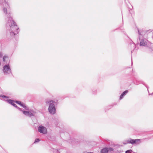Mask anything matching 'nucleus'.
<instances>
[{"label": "nucleus", "mask_w": 153, "mask_h": 153, "mask_svg": "<svg viewBox=\"0 0 153 153\" xmlns=\"http://www.w3.org/2000/svg\"><path fill=\"white\" fill-rule=\"evenodd\" d=\"M5 6L4 7L3 11L5 13L6 16L7 17V21L6 24V28L9 30L10 35L12 36L18 34L19 32V28H17L16 23L13 20L12 18L10 16V12L7 10V8L9 7V5L6 0H4Z\"/></svg>", "instance_id": "obj_1"}, {"label": "nucleus", "mask_w": 153, "mask_h": 153, "mask_svg": "<svg viewBox=\"0 0 153 153\" xmlns=\"http://www.w3.org/2000/svg\"><path fill=\"white\" fill-rule=\"evenodd\" d=\"M46 103L49 104L48 110L49 113L52 114H54L56 112L55 104L56 102L53 100H48L46 102Z\"/></svg>", "instance_id": "obj_2"}, {"label": "nucleus", "mask_w": 153, "mask_h": 153, "mask_svg": "<svg viewBox=\"0 0 153 153\" xmlns=\"http://www.w3.org/2000/svg\"><path fill=\"white\" fill-rule=\"evenodd\" d=\"M140 143V139H133L129 138L124 141L123 142V144L126 145L127 144H131L132 145L139 144Z\"/></svg>", "instance_id": "obj_3"}, {"label": "nucleus", "mask_w": 153, "mask_h": 153, "mask_svg": "<svg viewBox=\"0 0 153 153\" xmlns=\"http://www.w3.org/2000/svg\"><path fill=\"white\" fill-rule=\"evenodd\" d=\"M23 114L29 117L34 116L35 114V111L32 110H30L27 111H22Z\"/></svg>", "instance_id": "obj_4"}, {"label": "nucleus", "mask_w": 153, "mask_h": 153, "mask_svg": "<svg viewBox=\"0 0 153 153\" xmlns=\"http://www.w3.org/2000/svg\"><path fill=\"white\" fill-rule=\"evenodd\" d=\"M3 71L5 74L11 73V70L9 65H5L3 67Z\"/></svg>", "instance_id": "obj_5"}, {"label": "nucleus", "mask_w": 153, "mask_h": 153, "mask_svg": "<svg viewBox=\"0 0 153 153\" xmlns=\"http://www.w3.org/2000/svg\"><path fill=\"white\" fill-rule=\"evenodd\" d=\"M140 45L149 47L150 46V43L147 42V41L145 39H141L140 42Z\"/></svg>", "instance_id": "obj_6"}, {"label": "nucleus", "mask_w": 153, "mask_h": 153, "mask_svg": "<svg viewBox=\"0 0 153 153\" xmlns=\"http://www.w3.org/2000/svg\"><path fill=\"white\" fill-rule=\"evenodd\" d=\"M38 130L39 132L43 134H46L47 132V130L46 128L42 126H39V127Z\"/></svg>", "instance_id": "obj_7"}, {"label": "nucleus", "mask_w": 153, "mask_h": 153, "mask_svg": "<svg viewBox=\"0 0 153 153\" xmlns=\"http://www.w3.org/2000/svg\"><path fill=\"white\" fill-rule=\"evenodd\" d=\"M54 153H66V151L65 149H60L59 151L57 149H53Z\"/></svg>", "instance_id": "obj_8"}, {"label": "nucleus", "mask_w": 153, "mask_h": 153, "mask_svg": "<svg viewBox=\"0 0 153 153\" xmlns=\"http://www.w3.org/2000/svg\"><path fill=\"white\" fill-rule=\"evenodd\" d=\"M108 148L107 147H105L103 148L100 151L101 153H108Z\"/></svg>", "instance_id": "obj_9"}, {"label": "nucleus", "mask_w": 153, "mask_h": 153, "mask_svg": "<svg viewBox=\"0 0 153 153\" xmlns=\"http://www.w3.org/2000/svg\"><path fill=\"white\" fill-rule=\"evenodd\" d=\"M128 90H126L124 91L120 95V99L121 100L123 97L128 93Z\"/></svg>", "instance_id": "obj_10"}, {"label": "nucleus", "mask_w": 153, "mask_h": 153, "mask_svg": "<svg viewBox=\"0 0 153 153\" xmlns=\"http://www.w3.org/2000/svg\"><path fill=\"white\" fill-rule=\"evenodd\" d=\"M122 146H123L122 145H119L118 144L114 145V149H117L118 148H120V147H122Z\"/></svg>", "instance_id": "obj_11"}, {"label": "nucleus", "mask_w": 153, "mask_h": 153, "mask_svg": "<svg viewBox=\"0 0 153 153\" xmlns=\"http://www.w3.org/2000/svg\"><path fill=\"white\" fill-rule=\"evenodd\" d=\"M7 101L9 103L11 104L12 105H13L14 104V101L11 100H7Z\"/></svg>", "instance_id": "obj_12"}, {"label": "nucleus", "mask_w": 153, "mask_h": 153, "mask_svg": "<svg viewBox=\"0 0 153 153\" xmlns=\"http://www.w3.org/2000/svg\"><path fill=\"white\" fill-rule=\"evenodd\" d=\"M13 106L14 107H15L17 109H18L19 111H22V110L21 109V108H19V107H18L16 105V104H15V103L13 105Z\"/></svg>", "instance_id": "obj_13"}, {"label": "nucleus", "mask_w": 153, "mask_h": 153, "mask_svg": "<svg viewBox=\"0 0 153 153\" xmlns=\"http://www.w3.org/2000/svg\"><path fill=\"white\" fill-rule=\"evenodd\" d=\"M138 33L139 34V36L140 35H142V34H143L144 33V32L143 31H140L139 30H138Z\"/></svg>", "instance_id": "obj_14"}, {"label": "nucleus", "mask_w": 153, "mask_h": 153, "mask_svg": "<svg viewBox=\"0 0 153 153\" xmlns=\"http://www.w3.org/2000/svg\"><path fill=\"white\" fill-rule=\"evenodd\" d=\"M114 149H113L111 147H109L108 148V152H111L114 150Z\"/></svg>", "instance_id": "obj_15"}, {"label": "nucleus", "mask_w": 153, "mask_h": 153, "mask_svg": "<svg viewBox=\"0 0 153 153\" xmlns=\"http://www.w3.org/2000/svg\"><path fill=\"white\" fill-rule=\"evenodd\" d=\"M0 97H2L3 98H8V97L3 95H0Z\"/></svg>", "instance_id": "obj_16"}, {"label": "nucleus", "mask_w": 153, "mask_h": 153, "mask_svg": "<svg viewBox=\"0 0 153 153\" xmlns=\"http://www.w3.org/2000/svg\"><path fill=\"white\" fill-rule=\"evenodd\" d=\"M15 102L16 103L19 105H21V104L22 103L20 101H16Z\"/></svg>", "instance_id": "obj_17"}, {"label": "nucleus", "mask_w": 153, "mask_h": 153, "mask_svg": "<svg viewBox=\"0 0 153 153\" xmlns=\"http://www.w3.org/2000/svg\"><path fill=\"white\" fill-rule=\"evenodd\" d=\"M39 141H40V140L38 138H37L35 140L34 142V143H37V142H39Z\"/></svg>", "instance_id": "obj_18"}, {"label": "nucleus", "mask_w": 153, "mask_h": 153, "mask_svg": "<svg viewBox=\"0 0 153 153\" xmlns=\"http://www.w3.org/2000/svg\"><path fill=\"white\" fill-rule=\"evenodd\" d=\"M22 107L24 108L26 110H28L27 107L25 106V104H24Z\"/></svg>", "instance_id": "obj_19"}, {"label": "nucleus", "mask_w": 153, "mask_h": 153, "mask_svg": "<svg viewBox=\"0 0 153 153\" xmlns=\"http://www.w3.org/2000/svg\"><path fill=\"white\" fill-rule=\"evenodd\" d=\"M132 152V150H128L126 151V153H130Z\"/></svg>", "instance_id": "obj_20"}, {"label": "nucleus", "mask_w": 153, "mask_h": 153, "mask_svg": "<svg viewBox=\"0 0 153 153\" xmlns=\"http://www.w3.org/2000/svg\"><path fill=\"white\" fill-rule=\"evenodd\" d=\"M6 57V56H4L3 57V60L4 61H5V58Z\"/></svg>", "instance_id": "obj_21"}, {"label": "nucleus", "mask_w": 153, "mask_h": 153, "mask_svg": "<svg viewBox=\"0 0 153 153\" xmlns=\"http://www.w3.org/2000/svg\"><path fill=\"white\" fill-rule=\"evenodd\" d=\"M3 2V0H0V4L1 3Z\"/></svg>", "instance_id": "obj_22"}, {"label": "nucleus", "mask_w": 153, "mask_h": 153, "mask_svg": "<svg viewBox=\"0 0 153 153\" xmlns=\"http://www.w3.org/2000/svg\"><path fill=\"white\" fill-rule=\"evenodd\" d=\"M96 93V91H93V94H95Z\"/></svg>", "instance_id": "obj_23"}, {"label": "nucleus", "mask_w": 153, "mask_h": 153, "mask_svg": "<svg viewBox=\"0 0 153 153\" xmlns=\"http://www.w3.org/2000/svg\"><path fill=\"white\" fill-rule=\"evenodd\" d=\"M24 104V103H22L21 104V105H20L21 106H22L23 105V104Z\"/></svg>", "instance_id": "obj_24"}, {"label": "nucleus", "mask_w": 153, "mask_h": 153, "mask_svg": "<svg viewBox=\"0 0 153 153\" xmlns=\"http://www.w3.org/2000/svg\"><path fill=\"white\" fill-rule=\"evenodd\" d=\"M149 95H153V92L151 94H149Z\"/></svg>", "instance_id": "obj_25"}, {"label": "nucleus", "mask_w": 153, "mask_h": 153, "mask_svg": "<svg viewBox=\"0 0 153 153\" xmlns=\"http://www.w3.org/2000/svg\"><path fill=\"white\" fill-rule=\"evenodd\" d=\"M132 64V60H131V65Z\"/></svg>", "instance_id": "obj_26"}, {"label": "nucleus", "mask_w": 153, "mask_h": 153, "mask_svg": "<svg viewBox=\"0 0 153 153\" xmlns=\"http://www.w3.org/2000/svg\"><path fill=\"white\" fill-rule=\"evenodd\" d=\"M117 152H119V151H117Z\"/></svg>", "instance_id": "obj_27"}]
</instances>
